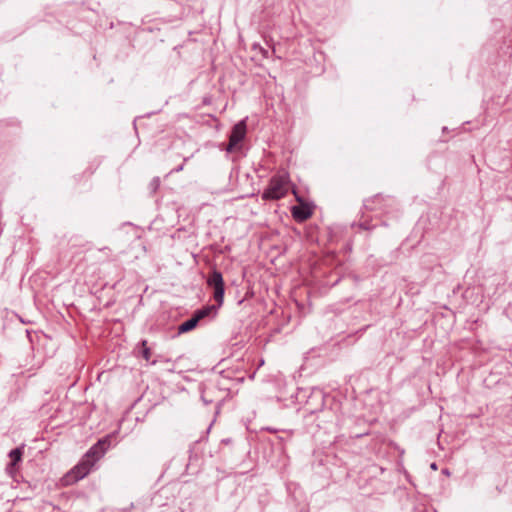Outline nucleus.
<instances>
[{"instance_id":"obj_1","label":"nucleus","mask_w":512,"mask_h":512,"mask_svg":"<svg viewBox=\"0 0 512 512\" xmlns=\"http://www.w3.org/2000/svg\"><path fill=\"white\" fill-rule=\"evenodd\" d=\"M105 445L106 441L104 440H98L92 445L79 462L60 478L61 486H72L88 476L97 462L104 456L106 452Z\"/></svg>"},{"instance_id":"obj_2","label":"nucleus","mask_w":512,"mask_h":512,"mask_svg":"<svg viewBox=\"0 0 512 512\" xmlns=\"http://www.w3.org/2000/svg\"><path fill=\"white\" fill-rule=\"evenodd\" d=\"M291 178L288 171L278 170L268 181L261 194L263 201H277L288 195Z\"/></svg>"},{"instance_id":"obj_3","label":"nucleus","mask_w":512,"mask_h":512,"mask_svg":"<svg viewBox=\"0 0 512 512\" xmlns=\"http://www.w3.org/2000/svg\"><path fill=\"white\" fill-rule=\"evenodd\" d=\"M201 398L205 404L214 405L219 409L230 398V389L226 386L225 380H208L203 385Z\"/></svg>"},{"instance_id":"obj_4","label":"nucleus","mask_w":512,"mask_h":512,"mask_svg":"<svg viewBox=\"0 0 512 512\" xmlns=\"http://www.w3.org/2000/svg\"><path fill=\"white\" fill-rule=\"evenodd\" d=\"M206 283L214 290L213 298L217 307H221L224 303L225 294V284L222 273L216 268H213L206 280Z\"/></svg>"},{"instance_id":"obj_5","label":"nucleus","mask_w":512,"mask_h":512,"mask_svg":"<svg viewBox=\"0 0 512 512\" xmlns=\"http://www.w3.org/2000/svg\"><path fill=\"white\" fill-rule=\"evenodd\" d=\"M247 134V123L246 119L237 122L231 129L229 135V141L226 147V151L231 153L239 148L241 142L245 139Z\"/></svg>"},{"instance_id":"obj_6","label":"nucleus","mask_w":512,"mask_h":512,"mask_svg":"<svg viewBox=\"0 0 512 512\" xmlns=\"http://www.w3.org/2000/svg\"><path fill=\"white\" fill-rule=\"evenodd\" d=\"M293 193L295 194L296 199L300 204L292 207V209H291L292 217L297 222H304L312 217L313 206L310 205L309 203L303 202L302 198L297 196L295 190H293Z\"/></svg>"},{"instance_id":"obj_7","label":"nucleus","mask_w":512,"mask_h":512,"mask_svg":"<svg viewBox=\"0 0 512 512\" xmlns=\"http://www.w3.org/2000/svg\"><path fill=\"white\" fill-rule=\"evenodd\" d=\"M23 452L21 448H15L10 451L9 457L11 459V462L7 465V472L10 474L14 473L15 466L21 461Z\"/></svg>"},{"instance_id":"obj_8","label":"nucleus","mask_w":512,"mask_h":512,"mask_svg":"<svg viewBox=\"0 0 512 512\" xmlns=\"http://www.w3.org/2000/svg\"><path fill=\"white\" fill-rule=\"evenodd\" d=\"M198 322L199 321L197 320V317H195L193 315L190 319L184 321L183 323H181L179 325V328H178L179 333H185V332L191 331L192 329H194L196 327Z\"/></svg>"},{"instance_id":"obj_9","label":"nucleus","mask_w":512,"mask_h":512,"mask_svg":"<svg viewBox=\"0 0 512 512\" xmlns=\"http://www.w3.org/2000/svg\"><path fill=\"white\" fill-rule=\"evenodd\" d=\"M220 307H217V304L216 305H210V306H205L197 311H195L194 313V316L197 317V320L200 321L201 319L207 317L211 311H217Z\"/></svg>"},{"instance_id":"obj_10","label":"nucleus","mask_w":512,"mask_h":512,"mask_svg":"<svg viewBox=\"0 0 512 512\" xmlns=\"http://www.w3.org/2000/svg\"><path fill=\"white\" fill-rule=\"evenodd\" d=\"M141 347H142V351H141L142 357L147 362H149L150 359H151V356H152V352H151V349L148 346V341L147 340H142L141 341Z\"/></svg>"},{"instance_id":"obj_11","label":"nucleus","mask_w":512,"mask_h":512,"mask_svg":"<svg viewBox=\"0 0 512 512\" xmlns=\"http://www.w3.org/2000/svg\"><path fill=\"white\" fill-rule=\"evenodd\" d=\"M253 48L256 50L258 49L260 54L262 55L263 58H268L269 57V52L267 49L259 46V45H254Z\"/></svg>"},{"instance_id":"obj_12","label":"nucleus","mask_w":512,"mask_h":512,"mask_svg":"<svg viewBox=\"0 0 512 512\" xmlns=\"http://www.w3.org/2000/svg\"><path fill=\"white\" fill-rule=\"evenodd\" d=\"M267 430H268L269 432H271V433L276 432V430H273V429H270V428H267Z\"/></svg>"}]
</instances>
